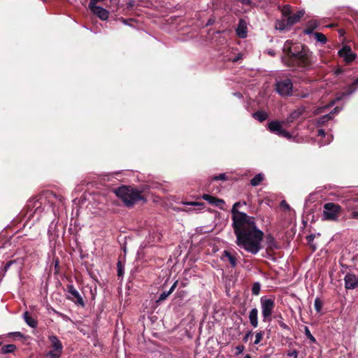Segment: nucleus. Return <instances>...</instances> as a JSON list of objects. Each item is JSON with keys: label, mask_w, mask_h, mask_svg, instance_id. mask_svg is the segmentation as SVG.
<instances>
[{"label": "nucleus", "mask_w": 358, "mask_h": 358, "mask_svg": "<svg viewBox=\"0 0 358 358\" xmlns=\"http://www.w3.org/2000/svg\"><path fill=\"white\" fill-rule=\"evenodd\" d=\"M245 204V201L236 202L231 210L236 244L246 252L257 255L262 249L264 232L257 226L254 217L238 210Z\"/></svg>", "instance_id": "nucleus-1"}, {"label": "nucleus", "mask_w": 358, "mask_h": 358, "mask_svg": "<svg viewBox=\"0 0 358 358\" xmlns=\"http://www.w3.org/2000/svg\"><path fill=\"white\" fill-rule=\"evenodd\" d=\"M283 52L287 57H282V62L287 66L299 71H305L313 66V55L306 48L298 45H293L287 41L283 47Z\"/></svg>", "instance_id": "nucleus-2"}, {"label": "nucleus", "mask_w": 358, "mask_h": 358, "mask_svg": "<svg viewBox=\"0 0 358 358\" xmlns=\"http://www.w3.org/2000/svg\"><path fill=\"white\" fill-rule=\"evenodd\" d=\"M49 195H39L34 196L28 200L26 205V218L27 220H33V223L38 221L41 217L43 213L48 210L50 207L48 205V199H50Z\"/></svg>", "instance_id": "nucleus-3"}, {"label": "nucleus", "mask_w": 358, "mask_h": 358, "mask_svg": "<svg viewBox=\"0 0 358 358\" xmlns=\"http://www.w3.org/2000/svg\"><path fill=\"white\" fill-rule=\"evenodd\" d=\"M115 193L128 207L134 206L139 201H145L141 192L129 187H120L115 189Z\"/></svg>", "instance_id": "nucleus-4"}, {"label": "nucleus", "mask_w": 358, "mask_h": 358, "mask_svg": "<svg viewBox=\"0 0 358 358\" xmlns=\"http://www.w3.org/2000/svg\"><path fill=\"white\" fill-rule=\"evenodd\" d=\"M323 208L322 220L329 221L338 220L341 211V207L338 204L331 202L327 203L324 205Z\"/></svg>", "instance_id": "nucleus-5"}, {"label": "nucleus", "mask_w": 358, "mask_h": 358, "mask_svg": "<svg viewBox=\"0 0 358 358\" xmlns=\"http://www.w3.org/2000/svg\"><path fill=\"white\" fill-rule=\"evenodd\" d=\"M262 315L264 322H269L271 320V315L275 308V301L271 298L262 296L260 299Z\"/></svg>", "instance_id": "nucleus-6"}, {"label": "nucleus", "mask_w": 358, "mask_h": 358, "mask_svg": "<svg viewBox=\"0 0 358 358\" xmlns=\"http://www.w3.org/2000/svg\"><path fill=\"white\" fill-rule=\"evenodd\" d=\"M52 350L45 355V358H59L62 354L63 345L59 339L55 335L48 336Z\"/></svg>", "instance_id": "nucleus-7"}, {"label": "nucleus", "mask_w": 358, "mask_h": 358, "mask_svg": "<svg viewBox=\"0 0 358 358\" xmlns=\"http://www.w3.org/2000/svg\"><path fill=\"white\" fill-rule=\"evenodd\" d=\"M305 14L304 10H300L293 15H290L287 19H282L276 23V29L280 31L287 30L294 24L298 22Z\"/></svg>", "instance_id": "nucleus-8"}, {"label": "nucleus", "mask_w": 358, "mask_h": 358, "mask_svg": "<svg viewBox=\"0 0 358 358\" xmlns=\"http://www.w3.org/2000/svg\"><path fill=\"white\" fill-rule=\"evenodd\" d=\"M275 90L281 96H291L292 94L293 83L290 79L278 81L275 84Z\"/></svg>", "instance_id": "nucleus-9"}, {"label": "nucleus", "mask_w": 358, "mask_h": 358, "mask_svg": "<svg viewBox=\"0 0 358 358\" xmlns=\"http://www.w3.org/2000/svg\"><path fill=\"white\" fill-rule=\"evenodd\" d=\"M268 129L271 132L274 133L279 136H282L287 139H291L292 138L290 133L282 128V124L278 121H271L268 122Z\"/></svg>", "instance_id": "nucleus-10"}, {"label": "nucleus", "mask_w": 358, "mask_h": 358, "mask_svg": "<svg viewBox=\"0 0 358 358\" xmlns=\"http://www.w3.org/2000/svg\"><path fill=\"white\" fill-rule=\"evenodd\" d=\"M67 290L69 293V299L81 306H85V302L83 299V297L80 296L78 290L74 287L73 285H69L67 286Z\"/></svg>", "instance_id": "nucleus-11"}, {"label": "nucleus", "mask_w": 358, "mask_h": 358, "mask_svg": "<svg viewBox=\"0 0 358 358\" xmlns=\"http://www.w3.org/2000/svg\"><path fill=\"white\" fill-rule=\"evenodd\" d=\"M338 55L342 57L347 64L351 63L357 57V55L352 52V49L348 45L343 46L338 51Z\"/></svg>", "instance_id": "nucleus-12"}, {"label": "nucleus", "mask_w": 358, "mask_h": 358, "mask_svg": "<svg viewBox=\"0 0 358 358\" xmlns=\"http://www.w3.org/2000/svg\"><path fill=\"white\" fill-rule=\"evenodd\" d=\"M220 259L222 262L229 263L232 268H235L237 266V253L235 252H231L229 250H224Z\"/></svg>", "instance_id": "nucleus-13"}, {"label": "nucleus", "mask_w": 358, "mask_h": 358, "mask_svg": "<svg viewBox=\"0 0 358 358\" xmlns=\"http://www.w3.org/2000/svg\"><path fill=\"white\" fill-rule=\"evenodd\" d=\"M345 287L347 289H354L358 287V276L353 273H347L344 278Z\"/></svg>", "instance_id": "nucleus-14"}, {"label": "nucleus", "mask_w": 358, "mask_h": 358, "mask_svg": "<svg viewBox=\"0 0 358 358\" xmlns=\"http://www.w3.org/2000/svg\"><path fill=\"white\" fill-rule=\"evenodd\" d=\"M89 8L101 20H106L109 17V12L101 6L89 4Z\"/></svg>", "instance_id": "nucleus-15"}, {"label": "nucleus", "mask_w": 358, "mask_h": 358, "mask_svg": "<svg viewBox=\"0 0 358 358\" xmlns=\"http://www.w3.org/2000/svg\"><path fill=\"white\" fill-rule=\"evenodd\" d=\"M202 199L209 203L210 204H212L215 206H217L220 208V209H224V206L225 205V202L223 199L216 198L213 196L206 194H204L202 196Z\"/></svg>", "instance_id": "nucleus-16"}, {"label": "nucleus", "mask_w": 358, "mask_h": 358, "mask_svg": "<svg viewBox=\"0 0 358 358\" xmlns=\"http://www.w3.org/2000/svg\"><path fill=\"white\" fill-rule=\"evenodd\" d=\"M306 108L304 106H300L297 108L287 116L286 120L284 122H282V123L289 124L293 122L303 114Z\"/></svg>", "instance_id": "nucleus-17"}, {"label": "nucleus", "mask_w": 358, "mask_h": 358, "mask_svg": "<svg viewBox=\"0 0 358 358\" xmlns=\"http://www.w3.org/2000/svg\"><path fill=\"white\" fill-rule=\"evenodd\" d=\"M355 86L358 87V78L348 87L347 91L345 92H342L338 94L335 101L342 100L343 98L350 96L352 93H354L356 90Z\"/></svg>", "instance_id": "nucleus-18"}, {"label": "nucleus", "mask_w": 358, "mask_h": 358, "mask_svg": "<svg viewBox=\"0 0 358 358\" xmlns=\"http://www.w3.org/2000/svg\"><path fill=\"white\" fill-rule=\"evenodd\" d=\"M236 31V34L241 38L247 36V24L244 20L241 19L239 20Z\"/></svg>", "instance_id": "nucleus-19"}, {"label": "nucleus", "mask_w": 358, "mask_h": 358, "mask_svg": "<svg viewBox=\"0 0 358 358\" xmlns=\"http://www.w3.org/2000/svg\"><path fill=\"white\" fill-rule=\"evenodd\" d=\"M341 110V108H338V107H336L334 109V110L330 112L329 114L324 115L322 117H320L317 122V124H316L317 126L323 125L325 122L330 120L333 117V116L335 114L338 113Z\"/></svg>", "instance_id": "nucleus-20"}, {"label": "nucleus", "mask_w": 358, "mask_h": 358, "mask_svg": "<svg viewBox=\"0 0 358 358\" xmlns=\"http://www.w3.org/2000/svg\"><path fill=\"white\" fill-rule=\"evenodd\" d=\"M149 4L150 2L148 0H128L127 3L128 8H133L138 6L148 7Z\"/></svg>", "instance_id": "nucleus-21"}, {"label": "nucleus", "mask_w": 358, "mask_h": 358, "mask_svg": "<svg viewBox=\"0 0 358 358\" xmlns=\"http://www.w3.org/2000/svg\"><path fill=\"white\" fill-rule=\"evenodd\" d=\"M249 320L254 328L258 326V310L256 308L250 310L249 313Z\"/></svg>", "instance_id": "nucleus-22"}, {"label": "nucleus", "mask_w": 358, "mask_h": 358, "mask_svg": "<svg viewBox=\"0 0 358 358\" xmlns=\"http://www.w3.org/2000/svg\"><path fill=\"white\" fill-rule=\"evenodd\" d=\"M23 319L26 324L31 327V328H36L38 326V322L36 319L31 317L27 311L24 312L23 314Z\"/></svg>", "instance_id": "nucleus-23"}, {"label": "nucleus", "mask_w": 358, "mask_h": 358, "mask_svg": "<svg viewBox=\"0 0 358 358\" xmlns=\"http://www.w3.org/2000/svg\"><path fill=\"white\" fill-rule=\"evenodd\" d=\"M264 175L259 173L250 180V185L254 187L257 186L264 180Z\"/></svg>", "instance_id": "nucleus-24"}, {"label": "nucleus", "mask_w": 358, "mask_h": 358, "mask_svg": "<svg viewBox=\"0 0 358 358\" xmlns=\"http://www.w3.org/2000/svg\"><path fill=\"white\" fill-rule=\"evenodd\" d=\"M252 116L259 122L266 120L268 117L267 113L264 111H257L252 114Z\"/></svg>", "instance_id": "nucleus-25"}, {"label": "nucleus", "mask_w": 358, "mask_h": 358, "mask_svg": "<svg viewBox=\"0 0 358 358\" xmlns=\"http://www.w3.org/2000/svg\"><path fill=\"white\" fill-rule=\"evenodd\" d=\"M313 36L317 42L321 44H325L327 42V38L324 34L320 32H315Z\"/></svg>", "instance_id": "nucleus-26"}, {"label": "nucleus", "mask_w": 358, "mask_h": 358, "mask_svg": "<svg viewBox=\"0 0 358 358\" xmlns=\"http://www.w3.org/2000/svg\"><path fill=\"white\" fill-rule=\"evenodd\" d=\"M15 349H16V347L15 345L8 344V345H3L1 348V352L3 354L11 353V352H14Z\"/></svg>", "instance_id": "nucleus-27"}, {"label": "nucleus", "mask_w": 358, "mask_h": 358, "mask_svg": "<svg viewBox=\"0 0 358 358\" xmlns=\"http://www.w3.org/2000/svg\"><path fill=\"white\" fill-rule=\"evenodd\" d=\"M282 14L284 17V19H287L290 17L292 13L291 6L289 5H285L282 8Z\"/></svg>", "instance_id": "nucleus-28"}, {"label": "nucleus", "mask_w": 358, "mask_h": 358, "mask_svg": "<svg viewBox=\"0 0 358 358\" xmlns=\"http://www.w3.org/2000/svg\"><path fill=\"white\" fill-rule=\"evenodd\" d=\"M314 308L317 313H321L322 308V302L319 298H316L314 301Z\"/></svg>", "instance_id": "nucleus-29"}, {"label": "nucleus", "mask_w": 358, "mask_h": 358, "mask_svg": "<svg viewBox=\"0 0 358 358\" xmlns=\"http://www.w3.org/2000/svg\"><path fill=\"white\" fill-rule=\"evenodd\" d=\"M307 24L312 28V29H316L320 25V23L317 20H311L307 22Z\"/></svg>", "instance_id": "nucleus-30"}, {"label": "nucleus", "mask_w": 358, "mask_h": 358, "mask_svg": "<svg viewBox=\"0 0 358 358\" xmlns=\"http://www.w3.org/2000/svg\"><path fill=\"white\" fill-rule=\"evenodd\" d=\"M304 334L306 335V336L312 342V343H315L316 340L315 338V337L312 335V334L310 333V331L309 330L308 327H305L304 328Z\"/></svg>", "instance_id": "nucleus-31"}, {"label": "nucleus", "mask_w": 358, "mask_h": 358, "mask_svg": "<svg viewBox=\"0 0 358 358\" xmlns=\"http://www.w3.org/2000/svg\"><path fill=\"white\" fill-rule=\"evenodd\" d=\"M263 336H264V332L263 331H260L256 332V334H255V340L254 341V344L255 345L259 344V343L261 342V341L263 338Z\"/></svg>", "instance_id": "nucleus-32"}, {"label": "nucleus", "mask_w": 358, "mask_h": 358, "mask_svg": "<svg viewBox=\"0 0 358 358\" xmlns=\"http://www.w3.org/2000/svg\"><path fill=\"white\" fill-rule=\"evenodd\" d=\"M261 285L259 282H255L252 287V293L254 295H258L260 292Z\"/></svg>", "instance_id": "nucleus-33"}, {"label": "nucleus", "mask_w": 358, "mask_h": 358, "mask_svg": "<svg viewBox=\"0 0 358 358\" xmlns=\"http://www.w3.org/2000/svg\"><path fill=\"white\" fill-rule=\"evenodd\" d=\"M333 140L332 135H327V138L323 141H319L318 144L320 146H323L329 144Z\"/></svg>", "instance_id": "nucleus-34"}, {"label": "nucleus", "mask_w": 358, "mask_h": 358, "mask_svg": "<svg viewBox=\"0 0 358 358\" xmlns=\"http://www.w3.org/2000/svg\"><path fill=\"white\" fill-rule=\"evenodd\" d=\"M287 355L292 358H298L299 352L296 350H289L287 351Z\"/></svg>", "instance_id": "nucleus-35"}, {"label": "nucleus", "mask_w": 358, "mask_h": 358, "mask_svg": "<svg viewBox=\"0 0 358 358\" xmlns=\"http://www.w3.org/2000/svg\"><path fill=\"white\" fill-rule=\"evenodd\" d=\"M212 180H223V181H224V180H227V177L225 173H220L217 176H213Z\"/></svg>", "instance_id": "nucleus-36"}, {"label": "nucleus", "mask_w": 358, "mask_h": 358, "mask_svg": "<svg viewBox=\"0 0 358 358\" xmlns=\"http://www.w3.org/2000/svg\"><path fill=\"white\" fill-rule=\"evenodd\" d=\"M117 275L118 277H122L124 273V268L120 262H117Z\"/></svg>", "instance_id": "nucleus-37"}, {"label": "nucleus", "mask_w": 358, "mask_h": 358, "mask_svg": "<svg viewBox=\"0 0 358 358\" xmlns=\"http://www.w3.org/2000/svg\"><path fill=\"white\" fill-rule=\"evenodd\" d=\"M314 29H312L310 27H309L308 24H306V29L303 30V33L306 35H313L315 33Z\"/></svg>", "instance_id": "nucleus-38"}, {"label": "nucleus", "mask_w": 358, "mask_h": 358, "mask_svg": "<svg viewBox=\"0 0 358 358\" xmlns=\"http://www.w3.org/2000/svg\"><path fill=\"white\" fill-rule=\"evenodd\" d=\"M16 263V260H10V261H8L6 265L4 266V268H3V271H4V273H6L8 269L13 264Z\"/></svg>", "instance_id": "nucleus-39"}, {"label": "nucleus", "mask_w": 358, "mask_h": 358, "mask_svg": "<svg viewBox=\"0 0 358 358\" xmlns=\"http://www.w3.org/2000/svg\"><path fill=\"white\" fill-rule=\"evenodd\" d=\"M170 294L169 291L162 292L159 296V301L165 300Z\"/></svg>", "instance_id": "nucleus-40"}, {"label": "nucleus", "mask_w": 358, "mask_h": 358, "mask_svg": "<svg viewBox=\"0 0 358 358\" xmlns=\"http://www.w3.org/2000/svg\"><path fill=\"white\" fill-rule=\"evenodd\" d=\"M245 347L243 345H239L236 347V355H240L244 351Z\"/></svg>", "instance_id": "nucleus-41"}, {"label": "nucleus", "mask_w": 358, "mask_h": 358, "mask_svg": "<svg viewBox=\"0 0 358 358\" xmlns=\"http://www.w3.org/2000/svg\"><path fill=\"white\" fill-rule=\"evenodd\" d=\"M252 331H248L247 334L243 338V341L245 343H247L250 337L252 336Z\"/></svg>", "instance_id": "nucleus-42"}, {"label": "nucleus", "mask_w": 358, "mask_h": 358, "mask_svg": "<svg viewBox=\"0 0 358 358\" xmlns=\"http://www.w3.org/2000/svg\"><path fill=\"white\" fill-rule=\"evenodd\" d=\"M280 206L285 208L287 210H290L289 205L285 200L280 202Z\"/></svg>", "instance_id": "nucleus-43"}, {"label": "nucleus", "mask_w": 358, "mask_h": 358, "mask_svg": "<svg viewBox=\"0 0 358 358\" xmlns=\"http://www.w3.org/2000/svg\"><path fill=\"white\" fill-rule=\"evenodd\" d=\"M177 284H178V281L176 280V281H175V282H174V283L172 285V286H171V288L169 289V293H171H171L174 291V289H175L176 288V287H177Z\"/></svg>", "instance_id": "nucleus-44"}, {"label": "nucleus", "mask_w": 358, "mask_h": 358, "mask_svg": "<svg viewBox=\"0 0 358 358\" xmlns=\"http://www.w3.org/2000/svg\"><path fill=\"white\" fill-rule=\"evenodd\" d=\"M317 136L325 138L326 137V134H325V132H324V131L323 129H319L317 131Z\"/></svg>", "instance_id": "nucleus-45"}, {"label": "nucleus", "mask_w": 358, "mask_h": 358, "mask_svg": "<svg viewBox=\"0 0 358 358\" xmlns=\"http://www.w3.org/2000/svg\"><path fill=\"white\" fill-rule=\"evenodd\" d=\"M350 217L354 219H358V211L353 210L351 213Z\"/></svg>", "instance_id": "nucleus-46"}, {"label": "nucleus", "mask_w": 358, "mask_h": 358, "mask_svg": "<svg viewBox=\"0 0 358 358\" xmlns=\"http://www.w3.org/2000/svg\"><path fill=\"white\" fill-rule=\"evenodd\" d=\"M234 95L235 96H236L237 98H238V99H242V98H243V95H242V94H241V93H240V92H234Z\"/></svg>", "instance_id": "nucleus-47"}, {"label": "nucleus", "mask_w": 358, "mask_h": 358, "mask_svg": "<svg viewBox=\"0 0 358 358\" xmlns=\"http://www.w3.org/2000/svg\"><path fill=\"white\" fill-rule=\"evenodd\" d=\"M10 334H14V335H15L16 336H18V337H22L23 336L22 334L20 333V332H18V331L17 332L11 333Z\"/></svg>", "instance_id": "nucleus-48"}, {"label": "nucleus", "mask_w": 358, "mask_h": 358, "mask_svg": "<svg viewBox=\"0 0 358 358\" xmlns=\"http://www.w3.org/2000/svg\"><path fill=\"white\" fill-rule=\"evenodd\" d=\"M343 72V71L341 69H338L337 70L335 71V74L336 75H339L340 73H341Z\"/></svg>", "instance_id": "nucleus-49"}, {"label": "nucleus", "mask_w": 358, "mask_h": 358, "mask_svg": "<svg viewBox=\"0 0 358 358\" xmlns=\"http://www.w3.org/2000/svg\"><path fill=\"white\" fill-rule=\"evenodd\" d=\"M243 3H245V4H248V5H250L251 3V1L250 0H242Z\"/></svg>", "instance_id": "nucleus-50"}, {"label": "nucleus", "mask_w": 358, "mask_h": 358, "mask_svg": "<svg viewBox=\"0 0 358 358\" xmlns=\"http://www.w3.org/2000/svg\"><path fill=\"white\" fill-rule=\"evenodd\" d=\"M308 238V241L309 242H310V241H312L313 240V238H314V236H313V235H310V236H308V238Z\"/></svg>", "instance_id": "nucleus-51"}, {"label": "nucleus", "mask_w": 358, "mask_h": 358, "mask_svg": "<svg viewBox=\"0 0 358 358\" xmlns=\"http://www.w3.org/2000/svg\"><path fill=\"white\" fill-rule=\"evenodd\" d=\"M299 96L301 98H306V97H307L308 96V93H303V94H300Z\"/></svg>", "instance_id": "nucleus-52"}, {"label": "nucleus", "mask_w": 358, "mask_h": 358, "mask_svg": "<svg viewBox=\"0 0 358 358\" xmlns=\"http://www.w3.org/2000/svg\"><path fill=\"white\" fill-rule=\"evenodd\" d=\"M187 204L192 205V206H196V205H198L199 203L196 202H191V203H187Z\"/></svg>", "instance_id": "nucleus-53"}, {"label": "nucleus", "mask_w": 358, "mask_h": 358, "mask_svg": "<svg viewBox=\"0 0 358 358\" xmlns=\"http://www.w3.org/2000/svg\"><path fill=\"white\" fill-rule=\"evenodd\" d=\"M281 327L285 328V329L287 327V326L286 324H282Z\"/></svg>", "instance_id": "nucleus-54"}, {"label": "nucleus", "mask_w": 358, "mask_h": 358, "mask_svg": "<svg viewBox=\"0 0 358 358\" xmlns=\"http://www.w3.org/2000/svg\"><path fill=\"white\" fill-rule=\"evenodd\" d=\"M243 358H251V357L249 355H246Z\"/></svg>", "instance_id": "nucleus-55"}, {"label": "nucleus", "mask_w": 358, "mask_h": 358, "mask_svg": "<svg viewBox=\"0 0 358 358\" xmlns=\"http://www.w3.org/2000/svg\"><path fill=\"white\" fill-rule=\"evenodd\" d=\"M182 287H185L186 285V284L185 283H182Z\"/></svg>", "instance_id": "nucleus-56"}, {"label": "nucleus", "mask_w": 358, "mask_h": 358, "mask_svg": "<svg viewBox=\"0 0 358 358\" xmlns=\"http://www.w3.org/2000/svg\"><path fill=\"white\" fill-rule=\"evenodd\" d=\"M1 345V343L0 342V345Z\"/></svg>", "instance_id": "nucleus-57"}]
</instances>
